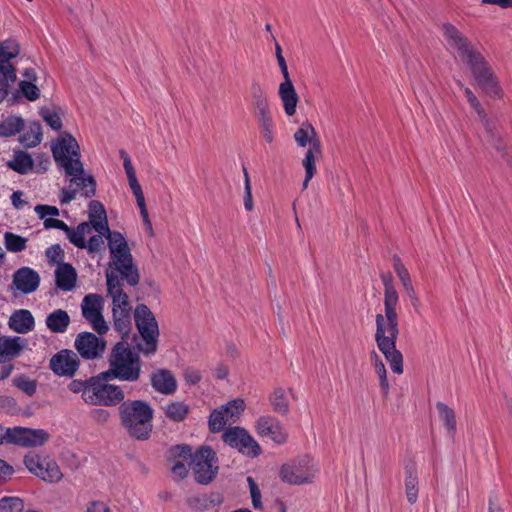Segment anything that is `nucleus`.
Wrapping results in <instances>:
<instances>
[{"label":"nucleus","mask_w":512,"mask_h":512,"mask_svg":"<svg viewBox=\"0 0 512 512\" xmlns=\"http://www.w3.org/2000/svg\"><path fill=\"white\" fill-rule=\"evenodd\" d=\"M24 120L17 115H9L0 121V138L15 136L24 128Z\"/></svg>","instance_id":"obj_32"},{"label":"nucleus","mask_w":512,"mask_h":512,"mask_svg":"<svg viewBox=\"0 0 512 512\" xmlns=\"http://www.w3.org/2000/svg\"><path fill=\"white\" fill-rule=\"evenodd\" d=\"M222 439L224 443L245 456L254 458L262 453L260 445L245 428L230 427L223 433Z\"/></svg>","instance_id":"obj_14"},{"label":"nucleus","mask_w":512,"mask_h":512,"mask_svg":"<svg viewBox=\"0 0 512 512\" xmlns=\"http://www.w3.org/2000/svg\"><path fill=\"white\" fill-rule=\"evenodd\" d=\"M109 368L102 372L105 377L121 382H138L142 375V360L139 351H134L127 341H118L113 345L107 357Z\"/></svg>","instance_id":"obj_4"},{"label":"nucleus","mask_w":512,"mask_h":512,"mask_svg":"<svg viewBox=\"0 0 512 512\" xmlns=\"http://www.w3.org/2000/svg\"><path fill=\"white\" fill-rule=\"evenodd\" d=\"M4 245L9 252L18 253L26 249L27 238L13 232H5Z\"/></svg>","instance_id":"obj_43"},{"label":"nucleus","mask_w":512,"mask_h":512,"mask_svg":"<svg viewBox=\"0 0 512 512\" xmlns=\"http://www.w3.org/2000/svg\"><path fill=\"white\" fill-rule=\"evenodd\" d=\"M151 385L153 389L164 395H171L177 389V381L168 369H158L151 376Z\"/></svg>","instance_id":"obj_23"},{"label":"nucleus","mask_w":512,"mask_h":512,"mask_svg":"<svg viewBox=\"0 0 512 512\" xmlns=\"http://www.w3.org/2000/svg\"><path fill=\"white\" fill-rule=\"evenodd\" d=\"M94 384L91 385L89 405L113 407L121 405L125 399V393L119 385L110 384L115 378L105 377L102 372L93 376Z\"/></svg>","instance_id":"obj_10"},{"label":"nucleus","mask_w":512,"mask_h":512,"mask_svg":"<svg viewBox=\"0 0 512 512\" xmlns=\"http://www.w3.org/2000/svg\"><path fill=\"white\" fill-rule=\"evenodd\" d=\"M16 74H12V71H3V67L0 66V104L8 97L10 86L16 81Z\"/></svg>","instance_id":"obj_46"},{"label":"nucleus","mask_w":512,"mask_h":512,"mask_svg":"<svg viewBox=\"0 0 512 512\" xmlns=\"http://www.w3.org/2000/svg\"><path fill=\"white\" fill-rule=\"evenodd\" d=\"M464 94H465V96L467 98L468 103L473 108V110L477 113V115L479 117H484L485 116V111H484L481 103L477 99V97L472 92V90L470 88H468V87H465L464 88Z\"/></svg>","instance_id":"obj_58"},{"label":"nucleus","mask_w":512,"mask_h":512,"mask_svg":"<svg viewBox=\"0 0 512 512\" xmlns=\"http://www.w3.org/2000/svg\"><path fill=\"white\" fill-rule=\"evenodd\" d=\"M136 327L143 343H137L135 348L144 356H152L158 348L159 328L156 318L149 307L138 304L134 311Z\"/></svg>","instance_id":"obj_9"},{"label":"nucleus","mask_w":512,"mask_h":512,"mask_svg":"<svg viewBox=\"0 0 512 512\" xmlns=\"http://www.w3.org/2000/svg\"><path fill=\"white\" fill-rule=\"evenodd\" d=\"M375 341L378 349L383 353L390 368L395 374L403 373V356L396 348L399 335L398 319L385 320L382 314L376 315Z\"/></svg>","instance_id":"obj_7"},{"label":"nucleus","mask_w":512,"mask_h":512,"mask_svg":"<svg viewBox=\"0 0 512 512\" xmlns=\"http://www.w3.org/2000/svg\"><path fill=\"white\" fill-rule=\"evenodd\" d=\"M251 97L255 113L270 110L267 96L257 81H253L251 83Z\"/></svg>","instance_id":"obj_39"},{"label":"nucleus","mask_w":512,"mask_h":512,"mask_svg":"<svg viewBox=\"0 0 512 512\" xmlns=\"http://www.w3.org/2000/svg\"><path fill=\"white\" fill-rule=\"evenodd\" d=\"M103 297L99 294H87L81 303L82 316L99 334H106L109 327L102 314Z\"/></svg>","instance_id":"obj_15"},{"label":"nucleus","mask_w":512,"mask_h":512,"mask_svg":"<svg viewBox=\"0 0 512 512\" xmlns=\"http://www.w3.org/2000/svg\"><path fill=\"white\" fill-rule=\"evenodd\" d=\"M461 60L469 67L473 78L481 89L493 98H502L503 91L497 77L485 57L474 47L469 39L455 49Z\"/></svg>","instance_id":"obj_5"},{"label":"nucleus","mask_w":512,"mask_h":512,"mask_svg":"<svg viewBox=\"0 0 512 512\" xmlns=\"http://www.w3.org/2000/svg\"><path fill=\"white\" fill-rule=\"evenodd\" d=\"M92 383L94 384L93 376H91L90 378H87L85 380L73 379L68 384V389H69V391H71L72 393H75V394L81 393V398L83 399V401L85 403L88 404L89 398L91 395V390L93 387L91 385Z\"/></svg>","instance_id":"obj_40"},{"label":"nucleus","mask_w":512,"mask_h":512,"mask_svg":"<svg viewBox=\"0 0 512 512\" xmlns=\"http://www.w3.org/2000/svg\"><path fill=\"white\" fill-rule=\"evenodd\" d=\"M17 409L16 400L7 395L0 396V410L5 413H14Z\"/></svg>","instance_id":"obj_62"},{"label":"nucleus","mask_w":512,"mask_h":512,"mask_svg":"<svg viewBox=\"0 0 512 512\" xmlns=\"http://www.w3.org/2000/svg\"><path fill=\"white\" fill-rule=\"evenodd\" d=\"M120 423L127 434L138 441H146L153 431L154 410L141 399L124 400L118 409Z\"/></svg>","instance_id":"obj_3"},{"label":"nucleus","mask_w":512,"mask_h":512,"mask_svg":"<svg viewBox=\"0 0 512 512\" xmlns=\"http://www.w3.org/2000/svg\"><path fill=\"white\" fill-rule=\"evenodd\" d=\"M102 235L108 240L111 260L115 266L113 271L122 276L129 286L136 287L140 282V274L123 234L111 231L108 227Z\"/></svg>","instance_id":"obj_6"},{"label":"nucleus","mask_w":512,"mask_h":512,"mask_svg":"<svg viewBox=\"0 0 512 512\" xmlns=\"http://www.w3.org/2000/svg\"><path fill=\"white\" fill-rule=\"evenodd\" d=\"M228 418L226 414H224V410L222 408L214 409L209 416L208 426L209 430L212 433L220 432L224 429Z\"/></svg>","instance_id":"obj_44"},{"label":"nucleus","mask_w":512,"mask_h":512,"mask_svg":"<svg viewBox=\"0 0 512 512\" xmlns=\"http://www.w3.org/2000/svg\"><path fill=\"white\" fill-rule=\"evenodd\" d=\"M435 406L438 411L439 419L443 423L448 436L453 439L457 430L454 410L441 401L436 402Z\"/></svg>","instance_id":"obj_30"},{"label":"nucleus","mask_w":512,"mask_h":512,"mask_svg":"<svg viewBox=\"0 0 512 512\" xmlns=\"http://www.w3.org/2000/svg\"><path fill=\"white\" fill-rule=\"evenodd\" d=\"M256 431L261 437H269L276 444L287 441V433L281 423L274 417L261 416L256 422Z\"/></svg>","instance_id":"obj_20"},{"label":"nucleus","mask_w":512,"mask_h":512,"mask_svg":"<svg viewBox=\"0 0 512 512\" xmlns=\"http://www.w3.org/2000/svg\"><path fill=\"white\" fill-rule=\"evenodd\" d=\"M166 460L172 463L171 473L178 481L186 478L189 473L185 461L188 462L196 483L200 485L212 483L219 470L217 455L207 445L198 447L194 452L188 444L173 445L167 450Z\"/></svg>","instance_id":"obj_1"},{"label":"nucleus","mask_w":512,"mask_h":512,"mask_svg":"<svg viewBox=\"0 0 512 512\" xmlns=\"http://www.w3.org/2000/svg\"><path fill=\"white\" fill-rule=\"evenodd\" d=\"M7 166L13 171L25 175L33 169L34 160L29 153L18 150L15 151L13 159L7 162Z\"/></svg>","instance_id":"obj_31"},{"label":"nucleus","mask_w":512,"mask_h":512,"mask_svg":"<svg viewBox=\"0 0 512 512\" xmlns=\"http://www.w3.org/2000/svg\"><path fill=\"white\" fill-rule=\"evenodd\" d=\"M405 490L410 504H415L418 499V477L414 466L405 467Z\"/></svg>","instance_id":"obj_34"},{"label":"nucleus","mask_w":512,"mask_h":512,"mask_svg":"<svg viewBox=\"0 0 512 512\" xmlns=\"http://www.w3.org/2000/svg\"><path fill=\"white\" fill-rule=\"evenodd\" d=\"M136 327L143 343H137L135 348L144 356H152L158 348L159 328L156 318L149 307L138 304L134 311Z\"/></svg>","instance_id":"obj_8"},{"label":"nucleus","mask_w":512,"mask_h":512,"mask_svg":"<svg viewBox=\"0 0 512 512\" xmlns=\"http://www.w3.org/2000/svg\"><path fill=\"white\" fill-rule=\"evenodd\" d=\"M49 434L43 429H32L20 426L6 428L0 424V445L13 444L21 447H36L43 445Z\"/></svg>","instance_id":"obj_11"},{"label":"nucleus","mask_w":512,"mask_h":512,"mask_svg":"<svg viewBox=\"0 0 512 512\" xmlns=\"http://www.w3.org/2000/svg\"><path fill=\"white\" fill-rule=\"evenodd\" d=\"M51 151L57 166L63 168L67 176H71L70 183L76 185L83 197H93L96 193V180L92 175H84L80 146L75 137L69 132H62L52 142Z\"/></svg>","instance_id":"obj_2"},{"label":"nucleus","mask_w":512,"mask_h":512,"mask_svg":"<svg viewBox=\"0 0 512 512\" xmlns=\"http://www.w3.org/2000/svg\"><path fill=\"white\" fill-rule=\"evenodd\" d=\"M165 416L174 422H182L189 414V406L184 402L174 401L168 403L164 408Z\"/></svg>","instance_id":"obj_35"},{"label":"nucleus","mask_w":512,"mask_h":512,"mask_svg":"<svg viewBox=\"0 0 512 512\" xmlns=\"http://www.w3.org/2000/svg\"><path fill=\"white\" fill-rule=\"evenodd\" d=\"M255 116L257 118L261 135L263 136L267 143H272L274 141V124L270 110L255 113Z\"/></svg>","instance_id":"obj_36"},{"label":"nucleus","mask_w":512,"mask_h":512,"mask_svg":"<svg viewBox=\"0 0 512 512\" xmlns=\"http://www.w3.org/2000/svg\"><path fill=\"white\" fill-rule=\"evenodd\" d=\"M442 31L448 45L454 50L468 39L456 26L449 22L442 24Z\"/></svg>","instance_id":"obj_38"},{"label":"nucleus","mask_w":512,"mask_h":512,"mask_svg":"<svg viewBox=\"0 0 512 512\" xmlns=\"http://www.w3.org/2000/svg\"><path fill=\"white\" fill-rule=\"evenodd\" d=\"M75 348L87 360L100 358L105 351L106 341L92 332H81L75 339Z\"/></svg>","instance_id":"obj_19"},{"label":"nucleus","mask_w":512,"mask_h":512,"mask_svg":"<svg viewBox=\"0 0 512 512\" xmlns=\"http://www.w3.org/2000/svg\"><path fill=\"white\" fill-rule=\"evenodd\" d=\"M24 502L19 497H3L0 499V512H23Z\"/></svg>","instance_id":"obj_50"},{"label":"nucleus","mask_w":512,"mask_h":512,"mask_svg":"<svg viewBox=\"0 0 512 512\" xmlns=\"http://www.w3.org/2000/svg\"><path fill=\"white\" fill-rule=\"evenodd\" d=\"M89 222L93 229L99 234H103V232L109 227L107 218L102 219L97 216H89Z\"/></svg>","instance_id":"obj_64"},{"label":"nucleus","mask_w":512,"mask_h":512,"mask_svg":"<svg viewBox=\"0 0 512 512\" xmlns=\"http://www.w3.org/2000/svg\"><path fill=\"white\" fill-rule=\"evenodd\" d=\"M384 286V310L385 320L398 319L396 307L399 302L398 292L393 283V276L390 272L380 275Z\"/></svg>","instance_id":"obj_22"},{"label":"nucleus","mask_w":512,"mask_h":512,"mask_svg":"<svg viewBox=\"0 0 512 512\" xmlns=\"http://www.w3.org/2000/svg\"><path fill=\"white\" fill-rule=\"evenodd\" d=\"M120 156L123 159V166L128 178L129 186L132 190L133 195L136 198V202L144 201V194L141 185L137 180L136 173L129 155L124 150H120Z\"/></svg>","instance_id":"obj_28"},{"label":"nucleus","mask_w":512,"mask_h":512,"mask_svg":"<svg viewBox=\"0 0 512 512\" xmlns=\"http://www.w3.org/2000/svg\"><path fill=\"white\" fill-rule=\"evenodd\" d=\"M26 344V339L19 336L0 337V363L17 357Z\"/></svg>","instance_id":"obj_26"},{"label":"nucleus","mask_w":512,"mask_h":512,"mask_svg":"<svg viewBox=\"0 0 512 512\" xmlns=\"http://www.w3.org/2000/svg\"><path fill=\"white\" fill-rule=\"evenodd\" d=\"M19 91L28 101L34 102L40 98V89L31 81H20Z\"/></svg>","instance_id":"obj_51"},{"label":"nucleus","mask_w":512,"mask_h":512,"mask_svg":"<svg viewBox=\"0 0 512 512\" xmlns=\"http://www.w3.org/2000/svg\"><path fill=\"white\" fill-rule=\"evenodd\" d=\"M13 385L23 391L28 396H33L36 393L37 382L30 379L24 374H20L13 379Z\"/></svg>","instance_id":"obj_47"},{"label":"nucleus","mask_w":512,"mask_h":512,"mask_svg":"<svg viewBox=\"0 0 512 512\" xmlns=\"http://www.w3.org/2000/svg\"><path fill=\"white\" fill-rule=\"evenodd\" d=\"M80 366V360L75 352L62 349L54 354L49 361V368L60 377L72 378Z\"/></svg>","instance_id":"obj_18"},{"label":"nucleus","mask_w":512,"mask_h":512,"mask_svg":"<svg viewBox=\"0 0 512 512\" xmlns=\"http://www.w3.org/2000/svg\"><path fill=\"white\" fill-rule=\"evenodd\" d=\"M228 419L239 417L245 409V402L241 398L233 399L221 406Z\"/></svg>","instance_id":"obj_48"},{"label":"nucleus","mask_w":512,"mask_h":512,"mask_svg":"<svg viewBox=\"0 0 512 512\" xmlns=\"http://www.w3.org/2000/svg\"><path fill=\"white\" fill-rule=\"evenodd\" d=\"M393 268L401 283L411 279L409 271L398 255H393Z\"/></svg>","instance_id":"obj_56"},{"label":"nucleus","mask_w":512,"mask_h":512,"mask_svg":"<svg viewBox=\"0 0 512 512\" xmlns=\"http://www.w3.org/2000/svg\"><path fill=\"white\" fill-rule=\"evenodd\" d=\"M244 173V207L247 211L253 210L254 204L252 199L251 183L249 173L246 167L243 166Z\"/></svg>","instance_id":"obj_53"},{"label":"nucleus","mask_w":512,"mask_h":512,"mask_svg":"<svg viewBox=\"0 0 512 512\" xmlns=\"http://www.w3.org/2000/svg\"><path fill=\"white\" fill-rule=\"evenodd\" d=\"M113 327L121 335V341H127L131 327V313H123L118 309H112Z\"/></svg>","instance_id":"obj_33"},{"label":"nucleus","mask_w":512,"mask_h":512,"mask_svg":"<svg viewBox=\"0 0 512 512\" xmlns=\"http://www.w3.org/2000/svg\"><path fill=\"white\" fill-rule=\"evenodd\" d=\"M40 284V276L37 271L30 267H21L13 274L12 287L22 294L35 292Z\"/></svg>","instance_id":"obj_21"},{"label":"nucleus","mask_w":512,"mask_h":512,"mask_svg":"<svg viewBox=\"0 0 512 512\" xmlns=\"http://www.w3.org/2000/svg\"><path fill=\"white\" fill-rule=\"evenodd\" d=\"M19 141L26 148H33L42 141V127L38 121L30 124L29 129L20 136Z\"/></svg>","instance_id":"obj_37"},{"label":"nucleus","mask_w":512,"mask_h":512,"mask_svg":"<svg viewBox=\"0 0 512 512\" xmlns=\"http://www.w3.org/2000/svg\"><path fill=\"white\" fill-rule=\"evenodd\" d=\"M45 255L51 264H57L59 266V264L64 263V251L59 244H54L48 247Z\"/></svg>","instance_id":"obj_54"},{"label":"nucleus","mask_w":512,"mask_h":512,"mask_svg":"<svg viewBox=\"0 0 512 512\" xmlns=\"http://www.w3.org/2000/svg\"><path fill=\"white\" fill-rule=\"evenodd\" d=\"M56 285L60 290L71 291L74 289L77 273L70 263L59 264L55 271Z\"/></svg>","instance_id":"obj_27"},{"label":"nucleus","mask_w":512,"mask_h":512,"mask_svg":"<svg viewBox=\"0 0 512 512\" xmlns=\"http://www.w3.org/2000/svg\"><path fill=\"white\" fill-rule=\"evenodd\" d=\"M89 216H97L98 218H107L106 210L104 205L98 200L90 201L89 205Z\"/></svg>","instance_id":"obj_63"},{"label":"nucleus","mask_w":512,"mask_h":512,"mask_svg":"<svg viewBox=\"0 0 512 512\" xmlns=\"http://www.w3.org/2000/svg\"><path fill=\"white\" fill-rule=\"evenodd\" d=\"M20 53V45L15 39H6L0 42V66L3 71H12L16 74V69L10 61L16 58Z\"/></svg>","instance_id":"obj_25"},{"label":"nucleus","mask_w":512,"mask_h":512,"mask_svg":"<svg viewBox=\"0 0 512 512\" xmlns=\"http://www.w3.org/2000/svg\"><path fill=\"white\" fill-rule=\"evenodd\" d=\"M69 241L79 249L86 248V240L84 234L76 228L75 230L71 227L65 232Z\"/></svg>","instance_id":"obj_57"},{"label":"nucleus","mask_w":512,"mask_h":512,"mask_svg":"<svg viewBox=\"0 0 512 512\" xmlns=\"http://www.w3.org/2000/svg\"><path fill=\"white\" fill-rule=\"evenodd\" d=\"M9 327L13 331L26 334L34 329L35 320L32 313L26 309L16 310L9 318Z\"/></svg>","instance_id":"obj_24"},{"label":"nucleus","mask_w":512,"mask_h":512,"mask_svg":"<svg viewBox=\"0 0 512 512\" xmlns=\"http://www.w3.org/2000/svg\"><path fill=\"white\" fill-rule=\"evenodd\" d=\"M303 166L305 168V179L303 181V188H307L309 181L316 173L315 154L312 149H308L303 159Z\"/></svg>","instance_id":"obj_49"},{"label":"nucleus","mask_w":512,"mask_h":512,"mask_svg":"<svg viewBox=\"0 0 512 512\" xmlns=\"http://www.w3.org/2000/svg\"><path fill=\"white\" fill-rule=\"evenodd\" d=\"M277 62L284 78V81L279 85L278 94L282 101L285 114L290 117L296 113L299 97L290 78L285 58L280 56Z\"/></svg>","instance_id":"obj_16"},{"label":"nucleus","mask_w":512,"mask_h":512,"mask_svg":"<svg viewBox=\"0 0 512 512\" xmlns=\"http://www.w3.org/2000/svg\"><path fill=\"white\" fill-rule=\"evenodd\" d=\"M39 114L42 117L43 121L51 127V129L60 131L63 124L60 117V114L55 110H50L47 107H41L39 110Z\"/></svg>","instance_id":"obj_45"},{"label":"nucleus","mask_w":512,"mask_h":512,"mask_svg":"<svg viewBox=\"0 0 512 512\" xmlns=\"http://www.w3.org/2000/svg\"><path fill=\"white\" fill-rule=\"evenodd\" d=\"M309 132L316 135L315 129L308 121L302 123V126L294 133V139L300 147H305L309 141Z\"/></svg>","instance_id":"obj_52"},{"label":"nucleus","mask_w":512,"mask_h":512,"mask_svg":"<svg viewBox=\"0 0 512 512\" xmlns=\"http://www.w3.org/2000/svg\"><path fill=\"white\" fill-rule=\"evenodd\" d=\"M313 459L307 455L284 463L279 471L280 479L290 485L311 483L315 476Z\"/></svg>","instance_id":"obj_12"},{"label":"nucleus","mask_w":512,"mask_h":512,"mask_svg":"<svg viewBox=\"0 0 512 512\" xmlns=\"http://www.w3.org/2000/svg\"><path fill=\"white\" fill-rule=\"evenodd\" d=\"M34 211L37 213L40 219H46L47 215L52 217L59 215V209L56 206L38 204L35 206Z\"/></svg>","instance_id":"obj_61"},{"label":"nucleus","mask_w":512,"mask_h":512,"mask_svg":"<svg viewBox=\"0 0 512 512\" xmlns=\"http://www.w3.org/2000/svg\"><path fill=\"white\" fill-rule=\"evenodd\" d=\"M103 235H93L88 241H86V248L89 254H95L101 250H104Z\"/></svg>","instance_id":"obj_59"},{"label":"nucleus","mask_w":512,"mask_h":512,"mask_svg":"<svg viewBox=\"0 0 512 512\" xmlns=\"http://www.w3.org/2000/svg\"><path fill=\"white\" fill-rule=\"evenodd\" d=\"M33 160H34L33 169L38 174L46 172L51 164L49 156L45 153L37 154L35 156V159H33Z\"/></svg>","instance_id":"obj_60"},{"label":"nucleus","mask_w":512,"mask_h":512,"mask_svg":"<svg viewBox=\"0 0 512 512\" xmlns=\"http://www.w3.org/2000/svg\"><path fill=\"white\" fill-rule=\"evenodd\" d=\"M45 323L51 332L64 333L70 324V316L67 311L56 309L46 317Z\"/></svg>","instance_id":"obj_29"},{"label":"nucleus","mask_w":512,"mask_h":512,"mask_svg":"<svg viewBox=\"0 0 512 512\" xmlns=\"http://www.w3.org/2000/svg\"><path fill=\"white\" fill-rule=\"evenodd\" d=\"M124 280L115 271H106L107 293L112 298V309H118L123 313H131L132 307L129 297L123 290Z\"/></svg>","instance_id":"obj_17"},{"label":"nucleus","mask_w":512,"mask_h":512,"mask_svg":"<svg viewBox=\"0 0 512 512\" xmlns=\"http://www.w3.org/2000/svg\"><path fill=\"white\" fill-rule=\"evenodd\" d=\"M370 358L375 368V372L379 377L380 387L383 392V395L386 397L389 394V383L387 379V371L385 365L375 351L371 352Z\"/></svg>","instance_id":"obj_41"},{"label":"nucleus","mask_w":512,"mask_h":512,"mask_svg":"<svg viewBox=\"0 0 512 512\" xmlns=\"http://www.w3.org/2000/svg\"><path fill=\"white\" fill-rule=\"evenodd\" d=\"M247 483H248V486L250 489L252 505H253L254 509H261L262 508L261 492L258 487V484L255 482V480L251 476L247 477Z\"/></svg>","instance_id":"obj_55"},{"label":"nucleus","mask_w":512,"mask_h":512,"mask_svg":"<svg viewBox=\"0 0 512 512\" xmlns=\"http://www.w3.org/2000/svg\"><path fill=\"white\" fill-rule=\"evenodd\" d=\"M270 404L273 410L279 414H287L289 412V402L285 395L283 388H275L273 393L270 395Z\"/></svg>","instance_id":"obj_42"},{"label":"nucleus","mask_w":512,"mask_h":512,"mask_svg":"<svg viewBox=\"0 0 512 512\" xmlns=\"http://www.w3.org/2000/svg\"><path fill=\"white\" fill-rule=\"evenodd\" d=\"M24 464L31 473L46 482L56 483L62 479L58 464L49 456L29 452L24 457Z\"/></svg>","instance_id":"obj_13"}]
</instances>
